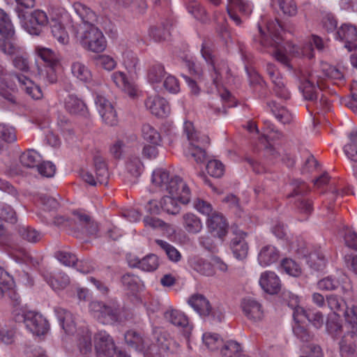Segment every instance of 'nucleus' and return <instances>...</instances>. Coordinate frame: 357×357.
I'll return each instance as SVG.
<instances>
[{"label": "nucleus", "instance_id": "nucleus-1", "mask_svg": "<svg viewBox=\"0 0 357 357\" xmlns=\"http://www.w3.org/2000/svg\"><path fill=\"white\" fill-rule=\"evenodd\" d=\"M267 36L263 32L261 28L259 26V31L263 38L260 41L264 46H273L275 48L273 52V56L280 63L290 68L289 59L287 53L292 56L300 57L306 56L309 59L313 57V50L311 45H305L303 48L297 47L291 43L287 42L284 45H282V38L280 32L282 27L278 21H271L266 25Z\"/></svg>", "mask_w": 357, "mask_h": 357}, {"label": "nucleus", "instance_id": "nucleus-2", "mask_svg": "<svg viewBox=\"0 0 357 357\" xmlns=\"http://www.w3.org/2000/svg\"><path fill=\"white\" fill-rule=\"evenodd\" d=\"M17 80L22 91L35 100L43 98V92L39 86L36 85L26 76L17 74H6V69L0 64V96L10 102H15L17 85L13 79Z\"/></svg>", "mask_w": 357, "mask_h": 357}, {"label": "nucleus", "instance_id": "nucleus-3", "mask_svg": "<svg viewBox=\"0 0 357 357\" xmlns=\"http://www.w3.org/2000/svg\"><path fill=\"white\" fill-rule=\"evenodd\" d=\"M73 31L77 42L89 52L100 53L107 47L106 38L95 24L73 26Z\"/></svg>", "mask_w": 357, "mask_h": 357}, {"label": "nucleus", "instance_id": "nucleus-4", "mask_svg": "<svg viewBox=\"0 0 357 357\" xmlns=\"http://www.w3.org/2000/svg\"><path fill=\"white\" fill-rule=\"evenodd\" d=\"M184 132L189 141L185 154L192 157L197 163H203L206 159V153L204 147L210 144L209 137L197 132L193 124L189 121L184 123Z\"/></svg>", "mask_w": 357, "mask_h": 357}, {"label": "nucleus", "instance_id": "nucleus-5", "mask_svg": "<svg viewBox=\"0 0 357 357\" xmlns=\"http://www.w3.org/2000/svg\"><path fill=\"white\" fill-rule=\"evenodd\" d=\"M188 304L196 311L200 317L211 323H220L225 317V311L222 306H212L210 301L202 294L192 295Z\"/></svg>", "mask_w": 357, "mask_h": 357}, {"label": "nucleus", "instance_id": "nucleus-6", "mask_svg": "<svg viewBox=\"0 0 357 357\" xmlns=\"http://www.w3.org/2000/svg\"><path fill=\"white\" fill-rule=\"evenodd\" d=\"M152 183L160 191L167 193L175 192V189L183 188V198L187 199L186 183L178 176H170L168 172L162 169L153 171L151 178Z\"/></svg>", "mask_w": 357, "mask_h": 357}, {"label": "nucleus", "instance_id": "nucleus-7", "mask_svg": "<svg viewBox=\"0 0 357 357\" xmlns=\"http://www.w3.org/2000/svg\"><path fill=\"white\" fill-rule=\"evenodd\" d=\"M91 314L98 321L103 324H109L118 321L120 311L114 303L105 304L103 302L93 301L89 303Z\"/></svg>", "mask_w": 357, "mask_h": 357}, {"label": "nucleus", "instance_id": "nucleus-8", "mask_svg": "<svg viewBox=\"0 0 357 357\" xmlns=\"http://www.w3.org/2000/svg\"><path fill=\"white\" fill-rule=\"evenodd\" d=\"M15 319L17 322H24L26 328L38 336L46 334L50 328L47 320L42 314L33 311L16 314Z\"/></svg>", "mask_w": 357, "mask_h": 357}, {"label": "nucleus", "instance_id": "nucleus-9", "mask_svg": "<svg viewBox=\"0 0 357 357\" xmlns=\"http://www.w3.org/2000/svg\"><path fill=\"white\" fill-rule=\"evenodd\" d=\"M18 15L22 20V26L31 35H39L42 28L48 23L47 14L41 10H35L28 15L22 13Z\"/></svg>", "mask_w": 357, "mask_h": 357}, {"label": "nucleus", "instance_id": "nucleus-10", "mask_svg": "<svg viewBox=\"0 0 357 357\" xmlns=\"http://www.w3.org/2000/svg\"><path fill=\"white\" fill-rule=\"evenodd\" d=\"M201 54L204 59L211 67V77L212 78L213 83L218 88L221 84L222 73L227 70V63L223 60L220 61L215 59L212 54L211 49L204 44L202 45Z\"/></svg>", "mask_w": 357, "mask_h": 357}, {"label": "nucleus", "instance_id": "nucleus-11", "mask_svg": "<svg viewBox=\"0 0 357 357\" xmlns=\"http://www.w3.org/2000/svg\"><path fill=\"white\" fill-rule=\"evenodd\" d=\"M233 237L231 239L230 248L234 256L237 259H243L246 258L248 253L249 247L245 238L248 233L240 229L236 225L231 227Z\"/></svg>", "mask_w": 357, "mask_h": 357}, {"label": "nucleus", "instance_id": "nucleus-12", "mask_svg": "<svg viewBox=\"0 0 357 357\" xmlns=\"http://www.w3.org/2000/svg\"><path fill=\"white\" fill-rule=\"evenodd\" d=\"M96 109L102 121L109 126H115L118 122V116L113 104L104 96L97 93L95 98Z\"/></svg>", "mask_w": 357, "mask_h": 357}, {"label": "nucleus", "instance_id": "nucleus-13", "mask_svg": "<svg viewBox=\"0 0 357 357\" xmlns=\"http://www.w3.org/2000/svg\"><path fill=\"white\" fill-rule=\"evenodd\" d=\"M186 192L188 193L186 200L183 198V188H179L178 190L175 189V192L167 193V195L164 196L161 201L160 205L162 210L167 213L176 214L179 211L178 202L187 204L190 199V191L186 185Z\"/></svg>", "mask_w": 357, "mask_h": 357}, {"label": "nucleus", "instance_id": "nucleus-14", "mask_svg": "<svg viewBox=\"0 0 357 357\" xmlns=\"http://www.w3.org/2000/svg\"><path fill=\"white\" fill-rule=\"evenodd\" d=\"M125 341L128 346L146 356H152L153 351L157 349L156 345H149V340L135 331H127L125 334Z\"/></svg>", "mask_w": 357, "mask_h": 357}, {"label": "nucleus", "instance_id": "nucleus-15", "mask_svg": "<svg viewBox=\"0 0 357 357\" xmlns=\"http://www.w3.org/2000/svg\"><path fill=\"white\" fill-rule=\"evenodd\" d=\"M94 342L97 357H114L116 346L113 338L106 331L97 333Z\"/></svg>", "mask_w": 357, "mask_h": 357}, {"label": "nucleus", "instance_id": "nucleus-16", "mask_svg": "<svg viewBox=\"0 0 357 357\" xmlns=\"http://www.w3.org/2000/svg\"><path fill=\"white\" fill-rule=\"evenodd\" d=\"M94 166L96 177L88 172L84 171L82 173V179L91 185H96L97 183L106 184L108 180V171L105 163L101 157L94 158Z\"/></svg>", "mask_w": 357, "mask_h": 357}, {"label": "nucleus", "instance_id": "nucleus-17", "mask_svg": "<svg viewBox=\"0 0 357 357\" xmlns=\"http://www.w3.org/2000/svg\"><path fill=\"white\" fill-rule=\"evenodd\" d=\"M146 108L154 116L164 118L170 113L167 100L158 96H149L145 101Z\"/></svg>", "mask_w": 357, "mask_h": 357}, {"label": "nucleus", "instance_id": "nucleus-18", "mask_svg": "<svg viewBox=\"0 0 357 357\" xmlns=\"http://www.w3.org/2000/svg\"><path fill=\"white\" fill-rule=\"evenodd\" d=\"M128 263L131 268H138L144 271L151 272L156 270L159 266L158 258L155 255L150 254L139 259L138 257L129 255Z\"/></svg>", "mask_w": 357, "mask_h": 357}, {"label": "nucleus", "instance_id": "nucleus-19", "mask_svg": "<svg viewBox=\"0 0 357 357\" xmlns=\"http://www.w3.org/2000/svg\"><path fill=\"white\" fill-rule=\"evenodd\" d=\"M241 307L245 316L250 321H259L264 318L262 305L256 300L244 298L241 302Z\"/></svg>", "mask_w": 357, "mask_h": 357}, {"label": "nucleus", "instance_id": "nucleus-20", "mask_svg": "<svg viewBox=\"0 0 357 357\" xmlns=\"http://www.w3.org/2000/svg\"><path fill=\"white\" fill-rule=\"evenodd\" d=\"M72 6L74 11L80 19V22L76 23L73 26L95 24L97 21V15L91 8L79 1L74 2Z\"/></svg>", "mask_w": 357, "mask_h": 357}, {"label": "nucleus", "instance_id": "nucleus-21", "mask_svg": "<svg viewBox=\"0 0 357 357\" xmlns=\"http://www.w3.org/2000/svg\"><path fill=\"white\" fill-rule=\"evenodd\" d=\"M259 284L261 289L269 294H276L281 289L279 277L273 271H266L261 274Z\"/></svg>", "mask_w": 357, "mask_h": 357}, {"label": "nucleus", "instance_id": "nucleus-22", "mask_svg": "<svg viewBox=\"0 0 357 357\" xmlns=\"http://www.w3.org/2000/svg\"><path fill=\"white\" fill-rule=\"evenodd\" d=\"M340 40L345 42V47L349 51L357 49V27L351 24H343L337 31Z\"/></svg>", "mask_w": 357, "mask_h": 357}, {"label": "nucleus", "instance_id": "nucleus-23", "mask_svg": "<svg viewBox=\"0 0 357 357\" xmlns=\"http://www.w3.org/2000/svg\"><path fill=\"white\" fill-rule=\"evenodd\" d=\"M13 235V229L6 227V225H0V244L6 245L8 251L11 255L17 253L20 256H25L26 252L25 249L17 244L12 243Z\"/></svg>", "mask_w": 357, "mask_h": 357}, {"label": "nucleus", "instance_id": "nucleus-24", "mask_svg": "<svg viewBox=\"0 0 357 357\" xmlns=\"http://www.w3.org/2000/svg\"><path fill=\"white\" fill-rule=\"evenodd\" d=\"M194 205L197 211L207 216L208 223H225L226 219L224 215L218 211L213 210L209 203L197 199Z\"/></svg>", "mask_w": 357, "mask_h": 357}, {"label": "nucleus", "instance_id": "nucleus-25", "mask_svg": "<svg viewBox=\"0 0 357 357\" xmlns=\"http://www.w3.org/2000/svg\"><path fill=\"white\" fill-rule=\"evenodd\" d=\"M16 231L22 240L32 244L40 242L44 236V234L32 225H19Z\"/></svg>", "mask_w": 357, "mask_h": 357}, {"label": "nucleus", "instance_id": "nucleus-26", "mask_svg": "<svg viewBox=\"0 0 357 357\" xmlns=\"http://www.w3.org/2000/svg\"><path fill=\"white\" fill-rule=\"evenodd\" d=\"M111 79L114 84L131 98H135L137 94V89L133 82H130L126 75L121 71H116L111 75Z\"/></svg>", "mask_w": 357, "mask_h": 357}, {"label": "nucleus", "instance_id": "nucleus-27", "mask_svg": "<svg viewBox=\"0 0 357 357\" xmlns=\"http://www.w3.org/2000/svg\"><path fill=\"white\" fill-rule=\"evenodd\" d=\"M345 328L346 332L340 342L341 352L356 351L357 349V327Z\"/></svg>", "mask_w": 357, "mask_h": 357}, {"label": "nucleus", "instance_id": "nucleus-28", "mask_svg": "<svg viewBox=\"0 0 357 357\" xmlns=\"http://www.w3.org/2000/svg\"><path fill=\"white\" fill-rule=\"evenodd\" d=\"M321 76L317 74L312 73L310 75L309 78L306 79L301 88L302 89L303 96L305 99L309 100H314L317 98V91L315 84L321 88Z\"/></svg>", "mask_w": 357, "mask_h": 357}, {"label": "nucleus", "instance_id": "nucleus-29", "mask_svg": "<svg viewBox=\"0 0 357 357\" xmlns=\"http://www.w3.org/2000/svg\"><path fill=\"white\" fill-rule=\"evenodd\" d=\"M113 1L119 9L135 14L144 13L147 8L145 0H113Z\"/></svg>", "mask_w": 357, "mask_h": 357}, {"label": "nucleus", "instance_id": "nucleus-30", "mask_svg": "<svg viewBox=\"0 0 357 357\" xmlns=\"http://www.w3.org/2000/svg\"><path fill=\"white\" fill-rule=\"evenodd\" d=\"M280 257L279 250L271 245L263 246L258 255V261L261 266H267L276 262Z\"/></svg>", "mask_w": 357, "mask_h": 357}, {"label": "nucleus", "instance_id": "nucleus-31", "mask_svg": "<svg viewBox=\"0 0 357 357\" xmlns=\"http://www.w3.org/2000/svg\"><path fill=\"white\" fill-rule=\"evenodd\" d=\"M71 73L75 79L81 82L89 83L92 81L91 70L82 62H73L71 65Z\"/></svg>", "mask_w": 357, "mask_h": 357}, {"label": "nucleus", "instance_id": "nucleus-32", "mask_svg": "<svg viewBox=\"0 0 357 357\" xmlns=\"http://www.w3.org/2000/svg\"><path fill=\"white\" fill-rule=\"evenodd\" d=\"M34 51L36 54L47 64V66H56L60 61L59 55L50 48L38 45L35 47Z\"/></svg>", "mask_w": 357, "mask_h": 357}, {"label": "nucleus", "instance_id": "nucleus-33", "mask_svg": "<svg viewBox=\"0 0 357 357\" xmlns=\"http://www.w3.org/2000/svg\"><path fill=\"white\" fill-rule=\"evenodd\" d=\"M64 107L69 113L73 114H84L87 110L83 100L73 95H69L65 98Z\"/></svg>", "mask_w": 357, "mask_h": 357}, {"label": "nucleus", "instance_id": "nucleus-34", "mask_svg": "<svg viewBox=\"0 0 357 357\" xmlns=\"http://www.w3.org/2000/svg\"><path fill=\"white\" fill-rule=\"evenodd\" d=\"M55 312L65 332L68 334L73 333L75 330V323L72 313L63 308H57Z\"/></svg>", "mask_w": 357, "mask_h": 357}, {"label": "nucleus", "instance_id": "nucleus-35", "mask_svg": "<svg viewBox=\"0 0 357 357\" xmlns=\"http://www.w3.org/2000/svg\"><path fill=\"white\" fill-rule=\"evenodd\" d=\"M165 319L172 324L185 328L188 325V317L181 311L177 310H169L164 314Z\"/></svg>", "mask_w": 357, "mask_h": 357}, {"label": "nucleus", "instance_id": "nucleus-36", "mask_svg": "<svg viewBox=\"0 0 357 357\" xmlns=\"http://www.w3.org/2000/svg\"><path fill=\"white\" fill-rule=\"evenodd\" d=\"M146 212L149 215L144 218L145 223H158L160 219L157 215L160 213L162 210L161 205L156 200H150L145 206Z\"/></svg>", "mask_w": 357, "mask_h": 357}, {"label": "nucleus", "instance_id": "nucleus-37", "mask_svg": "<svg viewBox=\"0 0 357 357\" xmlns=\"http://www.w3.org/2000/svg\"><path fill=\"white\" fill-rule=\"evenodd\" d=\"M272 112L282 123H289L293 120L292 114L283 106L278 105L275 102L268 103Z\"/></svg>", "mask_w": 357, "mask_h": 357}, {"label": "nucleus", "instance_id": "nucleus-38", "mask_svg": "<svg viewBox=\"0 0 357 357\" xmlns=\"http://www.w3.org/2000/svg\"><path fill=\"white\" fill-rule=\"evenodd\" d=\"M71 226L72 225H66ZM77 226L78 229H81L82 231H71L72 235L76 238H84L86 236H96L99 230L98 225H73Z\"/></svg>", "mask_w": 357, "mask_h": 357}, {"label": "nucleus", "instance_id": "nucleus-39", "mask_svg": "<svg viewBox=\"0 0 357 357\" xmlns=\"http://www.w3.org/2000/svg\"><path fill=\"white\" fill-rule=\"evenodd\" d=\"M0 34L3 37H12L15 35L13 25L8 15L0 9Z\"/></svg>", "mask_w": 357, "mask_h": 357}, {"label": "nucleus", "instance_id": "nucleus-40", "mask_svg": "<svg viewBox=\"0 0 357 357\" xmlns=\"http://www.w3.org/2000/svg\"><path fill=\"white\" fill-rule=\"evenodd\" d=\"M122 64L130 73H135L139 66V59L137 55L130 51H127L122 54Z\"/></svg>", "mask_w": 357, "mask_h": 357}, {"label": "nucleus", "instance_id": "nucleus-41", "mask_svg": "<svg viewBox=\"0 0 357 357\" xmlns=\"http://www.w3.org/2000/svg\"><path fill=\"white\" fill-rule=\"evenodd\" d=\"M241 345L236 341L229 340L225 342L221 348L222 357H240Z\"/></svg>", "mask_w": 357, "mask_h": 357}, {"label": "nucleus", "instance_id": "nucleus-42", "mask_svg": "<svg viewBox=\"0 0 357 357\" xmlns=\"http://www.w3.org/2000/svg\"><path fill=\"white\" fill-rule=\"evenodd\" d=\"M54 38L61 44L66 45L69 42V36L63 24L58 21H53L51 26Z\"/></svg>", "mask_w": 357, "mask_h": 357}, {"label": "nucleus", "instance_id": "nucleus-43", "mask_svg": "<svg viewBox=\"0 0 357 357\" xmlns=\"http://www.w3.org/2000/svg\"><path fill=\"white\" fill-rule=\"evenodd\" d=\"M20 160L24 167L33 168L40 161V155L38 152L31 149L22 153Z\"/></svg>", "mask_w": 357, "mask_h": 357}, {"label": "nucleus", "instance_id": "nucleus-44", "mask_svg": "<svg viewBox=\"0 0 357 357\" xmlns=\"http://www.w3.org/2000/svg\"><path fill=\"white\" fill-rule=\"evenodd\" d=\"M202 339L206 347L211 351L222 348L224 344L223 340L217 333H206L203 335Z\"/></svg>", "mask_w": 357, "mask_h": 357}, {"label": "nucleus", "instance_id": "nucleus-45", "mask_svg": "<svg viewBox=\"0 0 357 357\" xmlns=\"http://www.w3.org/2000/svg\"><path fill=\"white\" fill-rule=\"evenodd\" d=\"M142 137L152 144L158 145L160 142L159 132L150 124H144L142 129Z\"/></svg>", "mask_w": 357, "mask_h": 357}, {"label": "nucleus", "instance_id": "nucleus-46", "mask_svg": "<svg viewBox=\"0 0 357 357\" xmlns=\"http://www.w3.org/2000/svg\"><path fill=\"white\" fill-rule=\"evenodd\" d=\"M326 301L328 307L334 312L335 315H338L339 312L344 311L346 303L340 296L335 294H330L326 296Z\"/></svg>", "mask_w": 357, "mask_h": 357}, {"label": "nucleus", "instance_id": "nucleus-47", "mask_svg": "<svg viewBox=\"0 0 357 357\" xmlns=\"http://www.w3.org/2000/svg\"><path fill=\"white\" fill-rule=\"evenodd\" d=\"M0 39V51L7 55H14L19 52L20 48L15 44L12 37H3Z\"/></svg>", "mask_w": 357, "mask_h": 357}, {"label": "nucleus", "instance_id": "nucleus-48", "mask_svg": "<svg viewBox=\"0 0 357 357\" xmlns=\"http://www.w3.org/2000/svg\"><path fill=\"white\" fill-rule=\"evenodd\" d=\"M349 142L344 147V152L349 159L357 162V134L351 132L349 136Z\"/></svg>", "mask_w": 357, "mask_h": 357}, {"label": "nucleus", "instance_id": "nucleus-49", "mask_svg": "<svg viewBox=\"0 0 357 357\" xmlns=\"http://www.w3.org/2000/svg\"><path fill=\"white\" fill-rule=\"evenodd\" d=\"M165 75V67L160 63L152 65L148 72L147 78L149 82L159 83Z\"/></svg>", "mask_w": 357, "mask_h": 357}, {"label": "nucleus", "instance_id": "nucleus-50", "mask_svg": "<svg viewBox=\"0 0 357 357\" xmlns=\"http://www.w3.org/2000/svg\"><path fill=\"white\" fill-rule=\"evenodd\" d=\"M155 243L165 252L169 260L174 262L180 261L181 253L173 245L160 239H156Z\"/></svg>", "mask_w": 357, "mask_h": 357}, {"label": "nucleus", "instance_id": "nucleus-51", "mask_svg": "<svg viewBox=\"0 0 357 357\" xmlns=\"http://www.w3.org/2000/svg\"><path fill=\"white\" fill-rule=\"evenodd\" d=\"M272 1L277 3L280 9L285 15L294 16L297 13V5L294 0H272Z\"/></svg>", "mask_w": 357, "mask_h": 357}, {"label": "nucleus", "instance_id": "nucleus-52", "mask_svg": "<svg viewBox=\"0 0 357 357\" xmlns=\"http://www.w3.org/2000/svg\"><path fill=\"white\" fill-rule=\"evenodd\" d=\"M281 267L288 275L298 277L301 274L300 266L291 259L285 258L281 262Z\"/></svg>", "mask_w": 357, "mask_h": 357}, {"label": "nucleus", "instance_id": "nucleus-53", "mask_svg": "<svg viewBox=\"0 0 357 357\" xmlns=\"http://www.w3.org/2000/svg\"><path fill=\"white\" fill-rule=\"evenodd\" d=\"M293 332L295 336L301 342H309L314 338V335L301 323H295L293 326Z\"/></svg>", "mask_w": 357, "mask_h": 357}, {"label": "nucleus", "instance_id": "nucleus-54", "mask_svg": "<svg viewBox=\"0 0 357 357\" xmlns=\"http://www.w3.org/2000/svg\"><path fill=\"white\" fill-rule=\"evenodd\" d=\"M50 286L55 290L66 288L70 283V278L65 273H58L49 280Z\"/></svg>", "mask_w": 357, "mask_h": 357}, {"label": "nucleus", "instance_id": "nucleus-55", "mask_svg": "<svg viewBox=\"0 0 357 357\" xmlns=\"http://www.w3.org/2000/svg\"><path fill=\"white\" fill-rule=\"evenodd\" d=\"M54 256L61 264L66 266H75L77 261V256L66 250H59L55 252Z\"/></svg>", "mask_w": 357, "mask_h": 357}, {"label": "nucleus", "instance_id": "nucleus-56", "mask_svg": "<svg viewBox=\"0 0 357 357\" xmlns=\"http://www.w3.org/2000/svg\"><path fill=\"white\" fill-rule=\"evenodd\" d=\"M206 169L211 176L220 178L225 173V165L220 160H211L207 163Z\"/></svg>", "mask_w": 357, "mask_h": 357}, {"label": "nucleus", "instance_id": "nucleus-57", "mask_svg": "<svg viewBox=\"0 0 357 357\" xmlns=\"http://www.w3.org/2000/svg\"><path fill=\"white\" fill-rule=\"evenodd\" d=\"M343 232L345 245L357 251V234L348 225L344 227Z\"/></svg>", "mask_w": 357, "mask_h": 357}, {"label": "nucleus", "instance_id": "nucleus-58", "mask_svg": "<svg viewBox=\"0 0 357 357\" xmlns=\"http://www.w3.org/2000/svg\"><path fill=\"white\" fill-rule=\"evenodd\" d=\"M309 263L314 270L321 271L325 267L326 259L321 252H314L309 255Z\"/></svg>", "mask_w": 357, "mask_h": 357}, {"label": "nucleus", "instance_id": "nucleus-59", "mask_svg": "<svg viewBox=\"0 0 357 357\" xmlns=\"http://www.w3.org/2000/svg\"><path fill=\"white\" fill-rule=\"evenodd\" d=\"M194 269L206 276H211L215 273L212 261L209 262L203 259H199L195 262Z\"/></svg>", "mask_w": 357, "mask_h": 357}, {"label": "nucleus", "instance_id": "nucleus-60", "mask_svg": "<svg viewBox=\"0 0 357 357\" xmlns=\"http://www.w3.org/2000/svg\"><path fill=\"white\" fill-rule=\"evenodd\" d=\"M14 331L0 321V343L12 344L14 342Z\"/></svg>", "mask_w": 357, "mask_h": 357}, {"label": "nucleus", "instance_id": "nucleus-61", "mask_svg": "<svg viewBox=\"0 0 357 357\" xmlns=\"http://www.w3.org/2000/svg\"><path fill=\"white\" fill-rule=\"evenodd\" d=\"M345 318V327H357V306L352 305L351 307H347L344 311Z\"/></svg>", "mask_w": 357, "mask_h": 357}, {"label": "nucleus", "instance_id": "nucleus-62", "mask_svg": "<svg viewBox=\"0 0 357 357\" xmlns=\"http://www.w3.org/2000/svg\"><path fill=\"white\" fill-rule=\"evenodd\" d=\"M0 139L7 143L15 142L17 140L15 129L5 124H0Z\"/></svg>", "mask_w": 357, "mask_h": 357}, {"label": "nucleus", "instance_id": "nucleus-63", "mask_svg": "<svg viewBox=\"0 0 357 357\" xmlns=\"http://www.w3.org/2000/svg\"><path fill=\"white\" fill-rule=\"evenodd\" d=\"M337 316L335 315L334 318H329L326 321V330L333 337L339 335L342 328Z\"/></svg>", "mask_w": 357, "mask_h": 357}, {"label": "nucleus", "instance_id": "nucleus-64", "mask_svg": "<svg viewBox=\"0 0 357 357\" xmlns=\"http://www.w3.org/2000/svg\"><path fill=\"white\" fill-rule=\"evenodd\" d=\"M322 71L324 75L330 79L337 81H342L344 79L343 73L335 66L324 64L322 66Z\"/></svg>", "mask_w": 357, "mask_h": 357}]
</instances>
